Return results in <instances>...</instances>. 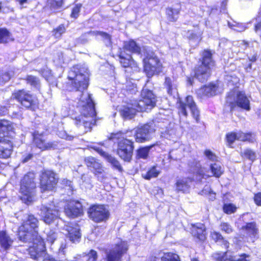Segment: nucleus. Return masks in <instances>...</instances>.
Instances as JSON below:
<instances>
[{"label":"nucleus","mask_w":261,"mask_h":261,"mask_svg":"<svg viewBox=\"0 0 261 261\" xmlns=\"http://www.w3.org/2000/svg\"><path fill=\"white\" fill-rule=\"evenodd\" d=\"M89 74L85 65H76L69 72L68 79L71 80L72 90L82 92L80 99L79 106L82 107L81 115L76 117L75 123L78 126H83L85 132L90 131L95 122L96 112L94 102L90 94L83 93L88 86Z\"/></svg>","instance_id":"obj_1"},{"label":"nucleus","mask_w":261,"mask_h":261,"mask_svg":"<svg viewBox=\"0 0 261 261\" xmlns=\"http://www.w3.org/2000/svg\"><path fill=\"white\" fill-rule=\"evenodd\" d=\"M22 221V224L19 227L18 233L20 241L26 243L33 240L34 238L39 237L37 230L38 220L34 215L26 214Z\"/></svg>","instance_id":"obj_2"},{"label":"nucleus","mask_w":261,"mask_h":261,"mask_svg":"<svg viewBox=\"0 0 261 261\" xmlns=\"http://www.w3.org/2000/svg\"><path fill=\"white\" fill-rule=\"evenodd\" d=\"M112 138L120 140L118 143V155L124 161L130 162L134 149L133 142L132 140L125 138L124 135L121 133L113 134Z\"/></svg>","instance_id":"obj_3"},{"label":"nucleus","mask_w":261,"mask_h":261,"mask_svg":"<svg viewBox=\"0 0 261 261\" xmlns=\"http://www.w3.org/2000/svg\"><path fill=\"white\" fill-rule=\"evenodd\" d=\"M200 65L195 69V77L201 82L206 81L210 75V67L213 65L212 54L210 50H205L202 55Z\"/></svg>","instance_id":"obj_4"},{"label":"nucleus","mask_w":261,"mask_h":261,"mask_svg":"<svg viewBox=\"0 0 261 261\" xmlns=\"http://www.w3.org/2000/svg\"><path fill=\"white\" fill-rule=\"evenodd\" d=\"M129 245L125 241L119 240L105 250L106 261H122L123 256L128 250Z\"/></svg>","instance_id":"obj_5"},{"label":"nucleus","mask_w":261,"mask_h":261,"mask_svg":"<svg viewBox=\"0 0 261 261\" xmlns=\"http://www.w3.org/2000/svg\"><path fill=\"white\" fill-rule=\"evenodd\" d=\"M145 58L143 59L144 71L148 77L159 74L162 72V66L154 53L148 50L144 53Z\"/></svg>","instance_id":"obj_6"},{"label":"nucleus","mask_w":261,"mask_h":261,"mask_svg":"<svg viewBox=\"0 0 261 261\" xmlns=\"http://www.w3.org/2000/svg\"><path fill=\"white\" fill-rule=\"evenodd\" d=\"M188 108L190 110L193 118L198 122L199 117V111L194 101L193 97L190 95L187 96L184 101H179V102L178 109L180 117L181 115H182L185 117H187L188 116Z\"/></svg>","instance_id":"obj_7"},{"label":"nucleus","mask_w":261,"mask_h":261,"mask_svg":"<svg viewBox=\"0 0 261 261\" xmlns=\"http://www.w3.org/2000/svg\"><path fill=\"white\" fill-rule=\"evenodd\" d=\"M141 96V99L136 102L139 111H147L154 107L156 101V97L151 90L143 88Z\"/></svg>","instance_id":"obj_8"},{"label":"nucleus","mask_w":261,"mask_h":261,"mask_svg":"<svg viewBox=\"0 0 261 261\" xmlns=\"http://www.w3.org/2000/svg\"><path fill=\"white\" fill-rule=\"evenodd\" d=\"M39 215L46 224H50L59 218L60 210L57 206L51 204L48 205L42 204Z\"/></svg>","instance_id":"obj_9"},{"label":"nucleus","mask_w":261,"mask_h":261,"mask_svg":"<svg viewBox=\"0 0 261 261\" xmlns=\"http://www.w3.org/2000/svg\"><path fill=\"white\" fill-rule=\"evenodd\" d=\"M58 176L50 170H44L41 176L40 188L42 192L52 191L58 182Z\"/></svg>","instance_id":"obj_10"},{"label":"nucleus","mask_w":261,"mask_h":261,"mask_svg":"<svg viewBox=\"0 0 261 261\" xmlns=\"http://www.w3.org/2000/svg\"><path fill=\"white\" fill-rule=\"evenodd\" d=\"M233 99L234 100L232 101L230 94L226 98V102L230 107L231 111H233L237 106L246 111L250 110V101L244 92H238Z\"/></svg>","instance_id":"obj_11"},{"label":"nucleus","mask_w":261,"mask_h":261,"mask_svg":"<svg viewBox=\"0 0 261 261\" xmlns=\"http://www.w3.org/2000/svg\"><path fill=\"white\" fill-rule=\"evenodd\" d=\"M34 179V174L30 173L25 175L21 180L20 190L21 193L26 196L28 201L32 200L33 191L36 187Z\"/></svg>","instance_id":"obj_12"},{"label":"nucleus","mask_w":261,"mask_h":261,"mask_svg":"<svg viewBox=\"0 0 261 261\" xmlns=\"http://www.w3.org/2000/svg\"><path fill=\"white\" fill-rule=\"evenodd\" d=\"M85 163L92 170L98 180L103 181L106 178V174L101 164L95 158L88 156L85 158Z\"/></svg>","instance_id":"obj_13"},{"label":"nucleus","mask_w":261,"mask_h":261,"mask_svg":"<svg viewBox=\"0 0 261 261\" xmlns=\"http://www.w3.org/2000/svg\"><path fill=\"white\" fill-rule=\"evenodd\" d=\"M89 217L95 222L106 221L109 216V211L102 205L91 206L88 211Z\"/></svg>","instance_id":"obj_14"},{"label":"nucleus","mask_w":261,"mask_h":261,"mask_svg":"<svg viewBox=\"0 0 261 261\" xmlns=\"http://www.w3.org/2000/svg\"><path fill=\"white\" fill-rule=\"evenodd\" d=\"M154 130L153 126L149 124L139 126L135 131L136 142L142 143L150 140L152 138Z\"/></svg>","instance_id":"obj_15"},{"label":"nucleus","mask_w":261,"mask_h":261,"mask_svg":"<svg viewBox=\"0 0 261 261\" xmlns=\"http://www.w3.org/2000/svg\"><path fill=\"white\" fill-rule=\"evenodd\" d=\"M13 96L27 109L34 110L36 107V102L34 97L23 90H19L14 93Z\"/></svg>","instance_id":"obj_16"},{"label":"nucleus","mask_w":261,"mask_h":261,"mask_svg":"<svg viewBox=\"0 0 261 261\" xmlns=\"http://www.w3.org/2000/svg\"><path fill=\"white\" fill-rule=\"evenodd\" d=\"M32 242L33 246L30 248L29 253L32 258L37 259L45 254V247L40 237L34 238V240L30 242Z\"/></svg>","instance_id":"obj_17"},{"label":"nucleus","mask_w":261,"mask_h":261,"mask_svg":"<svg viewBox=\"0 0 261 261\" xmlns=\"http://www.w3.org/2000/svg\"><path fill=\"white\" fill-rule=\"evenodd\" d=\"M34 143L35 145L42 151L54 149L58 146V143L56 141L46 142L45 136L42 134L35 132L34 134Z\"/></svg>","instance_id":"obj_18"},{"label":"nucleus","mask_w":261,"mask_h":261,"mask_svg":"<svg viewBox=\"0 0 261 261\" xmlns=\"http://www.w3.org/2000/svg\"><path fill=\"white\" fill-rule=\"evenodd\" d=\"M66 235L73 243L79 241L81 238L79 226L75 223H68L64 226Z\"/></svg>","instance_id":"obj_19"},{"label":"nucleus","mask_w":261,"mask_h":261,"mask_svg":"<svg viewBox=\"0 0 261 261\" xmlns=\"http://www.w3.org/2000/svg\"><path fill=\"white\" fill-rule=\"evenodd\" d=\"M82 204L77 201L69 202L65 207V213L67 216L74 218L80 215L82 213Z\"/></svg>","instance_id":"obj_20"},{"label":"nucleus","mask_w":261,"mask_h":261,"mask_svg":"<svg viewBox=\"0 0 261 261\" xmlns=\"http://www.w3.org/2000/svg\"><path fill=\"white\" fill-rule=\"evenodd\" d=\"M91 148L96 150L101 156H103L111 164L114 169L120 172H122L123 171V168L119 162L115 158L109 155L108 153L99 147L94 146L91 147Z\"/></svg>","instance_id":"obj_21"},{"label":"nucleus","mask_w":261,"mask_h":261,"mask_svg":"<svg viewBox=\"0 0 261 261\" xmlns=\"http://www.w3.org/2000/svg\"><path fill=\"white\" fill-rule=\"evenodd\" d=\"M217 86L215 84H210L201 87L196 91V94L200 98L213 96L216 95Z\"/></svg>","instance_id":"obj_22"},{"label":"nucleus","mask_w":261,"mask_h":261,"mask_svg":"<svg viewBox=\"0 0 261 261\" xmlns=\"http://www.w3.org/2000/svg\"><path fill=\"white\" fill-rule=\"evenodd\" d=\"M12 150L11 142L7 138L0 137V158H8L11 154Z\"/></svg>","instance_id":"obj_23"},{"label":"nucleus","mask_w":261,"mask_h":261,"mask_svg":"<svg viewBox=\"0 0 261 261\" xmlns=\"http://www.w3.org/2000/svg\"><path fill=\"white\" fill-rule=\"evenodd\" d=\"M191 233L194 238L200 241H204L206 239L205 227L202 223H197L193 225Z\"/></svg>","instance_id":"obj_24"},{"label":"nucleus","mask_w":261,"mask_h":261,"mask_svg":"<svg viewBox=\"0 0 261 261\" xmlns=\"http://www.w3.org/2000/svg\"><path fill=\"white\" fill-rule=\"evenodd\" d=\"M140 111L138 110V106L135 102L133 104L123 106L120 112L124 118L130 119L135 116L137 112Z\"/></svg>","instance_id":"obj_25"},{"label":"nucleus","mask_w":261,"mask_h":261,"mask_svg":"<svg viewBox=\"0 0 261 261\" xmlns=\"http://www.w3.org/2000/svg\"><path fill=\"white\" fill-rule=\"evenodd\" d=\"M189 166L191 168V171L196 172L195 180L197 182H202V179H206L210 176L206 175L203 171V169L200 168V165L199 162L193 161L191 163H189Z\"/></svg>","instance_id":"obj_26"},{"label":"nucleus","mask_w":261,"mask_h":261,"mask_svg":"<svg viewBox=\"0 0 261 261\" xmlns=\"http://www.w3.org/2000/svg\"><path fill=\"white\" fill-rule=\"evenodd\" d=\"M192 181L193 179L189 177H183L177 179L175 184L176 190L184 193L188 192Z\"/></svg>","instance_id":"obj_27"},{"label":"nucleus","mask_w":261,"mask_h":261,"mask_svg":"<svg viewBox=\"0 0 261 261\" xmlns=\"http://www.w3.org/2000/svg\"><path fill=\"white\" fill-rule=\"evenodd\" d=\"M13 128L11 122L6 120H0V137L8 139V134Z\"/></svg>","instance_id":"obj_28"},{"label":"nucleus","mask_w":261,"mask_h":261,"mask_svg":"<svg viewBox=\"0 0 261 261\" xmlns=\"http://www.w3.org/2000/svg\"><path fill=\"white\" fill-rule=\"evenodd\" d=\"M13 240L5 231H0V245L5 250L9 249L12 246Z\"/></svg>","instance_id":"obj_29"},{"label":"nucleus","mask_w":261,"mask_h":261,"mask_svg":"<svg viewBox=\"0 0 261 261\" xmlns=\"http://www.w3.org/2000/svg\"><path fill=\"white\" fill-rule=\"evenodd\" d=\"M124 50L129 51L130 53H134L139 55L141 51V48L136 42L133 40L125 42L123 46ZM125 52V51H124Z\"/></svg>","instance_id":"obj_30"},{"label":"nucleus","mask_w":261,"mask_h":261,"mask_svg":"<svg viewBox=\"0 0 261 261\" xmlns=\"http://www.w3.org/2000/svg\"><path fill=\"white\" fill-rule=\"evenodd\" d=\"M211 236L215 242L218 243L220 245H223L226 249L228 248L229 243L224 239L220 233L213 231L211 233Z\"/></svg>","instance_id":"obj_31"},{"label":"nucleus","mask_w":261,"mask_h":261,"mask_svg":"<svg viewBox=\"0 0 261 261\" xmlns=\"http://www.w3.org/2000/svg\"><path fill=\"white\" fill-rule=\"evenodd\" d=\"M241 229L245 231L249 235L255 236L258 232V229L254 222L247 223L242 227Z\"/></svg>","instance_id":"obj_32"},{"label":"nucleus","mask_w":261,"mask_h":261,"mask_svg":"<svg viewBox=\"0 0 261 261\" xmlns=\"http://www.w3.org/2000/svg\"><path fill=\"white\" fill-rule=\"evenodd\" d=\"M120 62L124 67H127L133 61L132 57L129 54H125L124 51H121L119 54Z\"/></svg>","instance_id":"obj_33"},{"label":"nucleus","mask_w":261,"mask_h":261,"mask_svg":"<svg viewBox=\"0 0 261 261\" xmlns=\"http://www.w3.org/2000/svg\"><path fill=\"white\" fill-rule=\"evenodd\" d=\"M213 257L217 261H232L231 255H228L227 251L222 252H216L213 255Z\"/></svg>","instance_id":"obj_34"},{"label":"nucleus","mask_w":261,"mask_h":261,"mask_svg":"<svg viewBox=\"0 0 261 261\" xmlns=\"http://www.w3.org/2000/svg\"><path fill=\"white\" fill-rule=\"evenodd\" d=\"M241 156L246 159H248L252 162L256 159V154L255 151L251 149H245L241 152Z\"/></svg>","instance_id":"obj_35"},{"label":"nucleus","mask_w":261,"mask_h":261,"mask_svg":"<svg viewBox=\"0 0 261 261\" xmlns=\"http://www.w3.org/2000/svg\"><path fill=\"white\" fill-rule=\"evenodd\" d=\"M210 169L213 175L216 177H219L223 172L221 166L219 163L211 164Z\"/></svg>","instance_id":"obj_36"},{"label":"nucleus","mask_w":261,"mask_h":261,"mask_svg":"<svg viewBox=\"0 0 261 261\" xmlns=\"http://www.w3.org/2000/svg\"><path fill=\"white\" fill-rule=\"evenodd\" d=\"M161 171L156 169V166H153L150 168L145 174H143L142 176L144 178L149 180L152 178L157 177Z\"/></svg>","instance_id":"obj_37"},{"label":"nucleus","mask_w":261,"mask_h":261,"mask_svg":"<svg viewBox=\"0 0 261 261\" xmlns=\"http://www.w3.org/2000/svg\"><path fill=\"white\" fill-rule=\"evenodd\" d=\"M164 85L167 89V91L169 95H172L176 92V86L173 83L172 80L169 77L165 78Z\"/></svg>","instance_id":"obj_38"},{"label":"nucleus","mask_w":261,"mask_h":261,"mask_svg":"<svg viewBox=\"0 0 261 261\" xmlns=\"http://www.w3.org/2000/svg\"><path fill=\"white\" fill-rule=\"evenodd\" d=\"M153 145L146 146L139 148L137 150V156L138 158L146 159L148 157L150 149Z\"/></svg>","instance_id":"obj_39"},{"label":"nucleus","mask_w":261,"mask_h":261,"mask_svg":"<svg viewBox=\"0 0 261 261\" xmlns=\"http://www.w3.org/2000/svg\"><path fill=\"white\" fill-rule=\"evenodd\" d=\"M161 260L162 261H180L177 254L171 252L165 253Z\"/></svg>","instance_id":"obj_40"},{"label":"nucleus","mask_w":261,"mask_h":261,"mask_svg":"<svg viewBox=\"0 0 261 261\" xmlns=\"http://www.w3.org/2000/svg\"><path fill=\"white\" fill-rule=\"evenodd\" d=\"M47 4L51 10H55L62 7L63 0H47Z\"/></svg>","instance_id":"obj_41"},{"label":"nucleus","mask_w":261,"mask_h":261,"mask_svg":"<svg viewBox=\"0 0 261 261\" xmlns=\"http://www.w3.org/2000/svg\"><path fill=\"white\" fill-rule=\"evenodd\" d=\"M95 32L96 36L99 35L102 38L103 41H104L105 43L107 46H109L111 45V37L109 34L105 32L100 31H96Z\"/></svg>","instance_id":"obj_42"},{"label":"nucleus","mask_w":261,"mask_h":261,"mask_svg":"<svg viewBox=\"0 0 261 261\" xmlns=\"http://www.w3.org/2000/svg\"><path fill=\"white\" fill-rule=\"evenodd\" d=\"M96 36V32L95 31H90L87 33H86L82 35L79 38V41L83 44L86 43L89 41V40L90 39V36Z\"/></svg>","instance_id":"obj_43"},{"label":"nucleus","mask_w":261,"mask_h":261,"mask_svg":"<svg viewBox=\"0 0 261 261\" xmlns=\"http://www.w3.org/2000/svg\"><path fill=\"white\" fill-rule=\"evenodd\" d=\"M9 37V33L5 29H0V43H6Z\"/></svg>","instance_id":"obj_44"},{"label":"nucleus","mask_w":261,"mask_h":261,"mask_svg":"<svg viewBox=\"0 0 261 261\" xmlns=\"http://www.w3.org/2000/svg\"><path fill=\"white\" fill-rule=\"evenodd\" d=\"M236 135L237 140L241 141H249L251 136L250 133L245 134L242 132L236 133Z\"/></svg>","instance_id":"obj_45"},{"label":"nucleus","mask_w":261,"mask_h":261,"mask_svg":"<svg viewBox=\"0 0 261 261\" xmlns=\"http://www.w3.org/2000/svg\"><path fill=\"white\" fill-rule=\"evenodd\" d=\"M65 31V28L63 24H61L59 27H58L56 29H55L53 31V35L56 38H59L61 37L62 34H63Z\"/></svg>","instance_id":"obj_46"},{"label":"nucleus","mask_w":261,"mask_h":261,"mask_svg":"<svg viewBox=\"0 0 261 261\" xmlns=\"http://www.w3.org/2000/svg\"><path fill=\"white\" fill-rule=\"evenodd\" d=\"M27 81L28 83L34 87H37L39 84V81L38 79L33 75H28L27 77Z\"/></svg>","instance_id":"obj_47"},{"label":"nucleus","mask_w":261,"mask_h":261,"mask_svg":"<svg viewBox=\"0 0 261 261\" xmlns=\"http://www.w3.org/2000/svg\"><path fill=\"white\" fill-rule=\"evenodd\" d=\"M12 75L9 72H5L0 74V85H3L8 82Z\"/></svg>","instance_id":"obj_48"},{"label":"nucleus","mask_w":261,"mask_h":261,"mask_svg":"<svg viewBox=\"0 0 261 261\" xmlns=\"http://www.w3.org/2000/svg\"><path fill=\"white\" fill-rule=\"evenodd\" d=\"M232 261H251L250 255L245 253L240 254L239 257L233 255H232Z\"/></svg>","instance_id":"obj_49"},{"label":"nucleus","mask_w":261,"mask_h":261,"mask_svg":"<svg viewBox=\"0 0 261 261\" xmlns=\"http://www.w3.org/2000/svg\"><path fill=\"white\" fill-rule=\"evenodd\" d=\"M167 13L168 15L169 20L170 21H174L177 20L178 11L176 10L173 11V9H169L167 10Z\"/></svg>","instance_id":"obj_50"},{"label":"nucleus","mask_w":261,"mask_h":261,"mask_svg":"<svg viewBox=\"0 0 261 261\" xmlns=\"http://www.w3.org/2000/svg\"><path fill=\"white\" fill-rule=\"evenodd\" d=\"M223 208L224 212L227 214H232L236 210V207L232 204H225Z\"/></svg>","instance_id":"obj_51"},{"label":"nucleus","mask_w":261,"mask_h":261,"mask_svg":"<svg viewBox=\"0 0 261 261\" xmlns=\"http://www.w3.org/2000/svg\"><path fill=\"white\" fill-rule=\"evenodd\" d=\"M46 241L51 244L53 243L57 238V234L53 230H49L46 233Z\"/></svg>","instance_id":"obj_52"},{"label":"nucleus","mask_w":261,"mask_h":261,"mask_svg":"<svg viewBox=\"0 0 261 261\" xmlns=\"http://www.w3.org/2000/svg\"><path fill=\"white\" fill-rule=\"evenodd\" d=\"M220 229L222 231H223L227 233H230L233 231L232 227L228 223L226 222H222L221 223Z\"/></svg>","instance_id":"obj_53"},{"label":"nucleus","mask_w":261,"mask_h":261,"mask_svg":"<svg viewBox=\"0 0 261 261\" xmlns=\"http://www.w3.org/2000/svg\"><path fill=\"white\" fill-rule=\"evenodd\" d=\"M228 25L230 28L233 29L237 32H242L245 30V27L242 24H239L235 22V24H231L228 22Z\"/></svg>","instance_id":"obj_54"},{"label":"nucleus","mask_w":261,"mask_h":261,"mask_svg":"<svg viewBox=\"0 0 261 261\" xmlns=\"http://www.w3.org/2000/svg\"><path fill=\"white\" fill-rule=\"evenodd\" d=\"M54 62L58 65H61L64 63L63 55L62 53H58L54 57Z\"/></svg>","instance_id":"obj_55"},{"label":"nucleus","mask_w":261,"mask_h":261,"mask_svg":"<svg viewBox=\"0 0 261 261\" xmlns=\"http://www.w3.org/2000/svg\"><path fill=\"white\" fill-rule=\"evenodd\" d=\"M97 257V252L94 250H91L87 254V261H96Z\"/></svg>","instance_id":"obj_56"},{"label":"nucleus","mask_w":261,"mask_h":261,"mask_svg":"<svg viewBox=\"0 0 261 261\" xmlns=\"http://www.w3.org/2000/svg\"><path fill=\"white\" fill-rule=\"evenodd\" d=\"M226 139L229 145L232 144L234 141L237 140L236 133L232 132L227 134L226 135Z\"/></svg>","instance_id":"obj_57"},{"label":"nucleus","mask_w":261,"mask_h":261,"mask_svg":"<svg viewBox=\"0 0 261 261\" xmlns=\"http://www.w3.org/2000/svg\"><path fill=\"white\" fill-rule=\"evenodd\" d=\"M81 6L82 5L81 4H77L73 8L71 14V16L72 17L76 18L78 17Z\"/></svg>","instance_id":"obj_58"},{"label":"nucleus","mask_w":261,"mask_h":261,"mask_svg":"<svg viewBox=\"0 0 261 261\" xmlns=\"http://www.w3.org/2000/svg\"><path fill=\"white\" fill-rule=\"evenodd\" d=\"M204 154L206 158L212 161H217V157L210 150H206L204 152Z\"/></svg>","instance_id":"obj_59"},{"label":"nucleus","mask_w":261,"mask_h":261,"mask_svg":"<svg viewBox=\"0 0 261 261\" xmlns=\"http://www.w3.org/2000/svg\"><path fill=\"white\" fill-rule=\"evenodd\" d=\"M58 135L60 138L66 140H71L73 139V136L67 134L64 130L59 131Z\"/></svg>","instance_id":"obj_60"},{"label":"nucleus","mask_w":261,"mask_h":261,"mask_svg":"<svg viewBox=\"0 0 261 261\" xmlns=\"http://www.w3.org/2000/svg\"><path fill=\"white\" fill-rule=\"evenodd\" d=\"M254 200L257 205L261 206V193L259 192L255 195Z\"/></svg>","instance_id":"obj_61"},{"label":"nucleus","mask_w":261,"mask_h":261,"mask_svg":"<svg viewBox=\"0 0 261 261\" xmlns=\"http://www.w3.org/2000/svg\"><path fill=\"white\" fill-rule=\"evenodd\" d=\"M33 155L32 153H29L25 155H23L22 159V162L24 163L29 161L30 160L32 159Z\"/></svg>","instance_id":"obj_62"},{"label":"nucleus","mask_w":261,"mask_h":261,"mask_svg":"<svg viewBox=\"0 0 261 261\" xmlns=\"http://www.w3.org/2000/svg\"><path fill=\"white\" fill-rule=\"evenodd\" d=\"M180 150H172L170 152H169V157L171 159H173L174 160H177L179 159V157L180 156H175L174 155H175V152L176 151H179Z\"/></svg>","instance_id":"obj_63"},{"label":"nucleus","mask_w":261,"mask_h":261,"mask_svg":"<svg viewBox=\"0 0 261 261\" xmlns=\"http://www.w3.org/2000/svg\"><path fill=\"white\" fill-rule=\"evenodd\" d=\"M43 261H60V260L56 259L55 258H54L53 257L47 255L44 257Z\"/></svg>","instance_id":"obj_64"}]
</instances>
